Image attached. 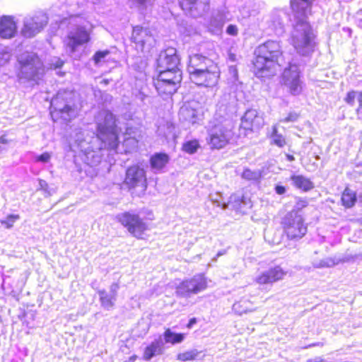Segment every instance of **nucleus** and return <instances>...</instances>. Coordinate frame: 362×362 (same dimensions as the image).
Segmentation results:
<instances>
[{"label": "nucleus", "instance_id": "18", "mask_svg": "<svg viewBox=\"0 0 362 362\" xmlns=\"http://www.w3.org/2000/svg\"><path fill=\"white\" fill-rule=\"evenodd\" d=\"M153 83L158 95L162 96H171L180 87V85L175 83L173 81L168 80L158 75L153 78Z\"/></svg>", "mask_w": 362, "mask_h": 362}, {"label": "nucleus", "instance_id": "25", "mask_svg": "<svg viewBox=\"0 0 362 362\" xmlns=\"http://www.w3.org/2000/svg\"><path fill=\"white\" fill-rule=\"evenodd\" d=\"M180 117L185 122L195 123L198 119L199 112L190 104L183 105L179 110Z\"/></svg>", "mask_w": 362, "mask_h": 362}, {"label": "nucleus", "instance_id": "45", "mask_svg": "<svg viewBox=\"0 0 362 362\" xmlns=\"http://www.w3.org/2000/svg\"><path fill=\"white\" fill-rule=\"evenodd\" d=\"M0 141L1 143L4 144L8 143V140L6 139L5 136H2L0 137Z\"/></svg>", "mask_w": 362, "mask_h": 362}, {"label": "nucleus", "instance_id": "40", "mask_svg": "<svg viewBox=\"0 0 362 362\" xmlns=\"http://www.w3.org/2000/svg\"><path fill=\"white\" fill-rule=\"evenodd\" d=\"M226 33L233 36H235L238 33V29L235 25L230 24L227 27Z\"/></svg>", "mask_w": 362, "mask_h": 362}, {"label": "nucleus", "instance_id": "17", "mask_svg": "<svg viewBox=\"0 0 362 362\" xmlns=\"http://www.w3.org/2000/svg\"><path fill=\"white\" fill-rule=\"evenodd\" d=\"M286 275V272L279 265H276L259 274L255 279V282L259 285L272 284L283 280Z\"/></svg>", "mask_w": 362, "mask_h": 362}, {"label": "nucleus", "instance_id": "31", "mask_svg": "<svg viewBox=\"0 0 362 362\" xmlns=\"http://www.w3.org/2000/svg\"><path fill=\"white\" fill-rule=\"evenodd\" d=\"M270 138L272 139L271 144L279 148H283L286 145V139L284 135L279 133L278 127L276 124H274L272 127Z\"/></svg>", "mask_w": 362, "mask_h": 362}, {"label": "nucleus", "instance_id": "14", "mask_svg": "<svg viewBox=\"0 0 362 362\" xmlns=\"http://www.w3.org/2000/svg\"><path fill=\"white\" fill-rule=\"evenodd\" d=\"M41 64L37 54L28 55L18 61L20 78L33 80L38 74V66Z\"/></svg>", "mask_w": 362, "mask_h": 362}, {"label": "nucleus", "instance_id": "4", "mask_svg": "<svg viewBox=\"0 0 362 362\" xmlns=\"http://www.w3.org/2000/svg\"><path fill=\"white\" fill-rule=\"evenodd\" d=\"M119 129L117 125L116 116L110 111L104 114L103 122H99L96 128V136L110 148H116L119 145Z\"/></svg>", "mask_w": 362, "mask_h": 362}, {"label": "nucleus", "instance_id": "13", "mask_svg": "<svg viewBox=\"0 0 362 362\" xmlns=\"http://www.w3.org/2000/svg\"><path fill=\"white\" fill-rule=\"evenodd\" d=\"M300 77V71L296 64H289L282 74L284 85L292 95H297L301 91Z\"/></svg>", "mask_w": 362, "mask_h": 362}, {"label": "nucleus", "instance_id": "9", "mask_svg": "<svg viewBox=\"0 0 362 362\" xmlns=\"http://www.w3.org/2000/svg\"><path fill=\"white\" fill-rule=\"evenodd\" d=\"M122 185L129 191L140 188L142 192H145L148 186L146 170L139 165L129 166L126 170Z\"/></svg>", "mask_w": 362, "mask_h": 362}, {"label": "nucleus", "instance_id": "38", "mask_svg": "<svg viewBox=\"0 0 362 362\" xmlns=\"http://www.w3.org/2000/svg\"><path fill=\"white\" fill-rule=\"evenodd\" d=\"M300 117V114L297 113L296 112H289L286 117H285L284 119H281L282 122H293L298 120V119Z\"/></svg>", "mask_w": 362, "mask_h": 362}, {"label": "nucleus", "instance_id": "28", "mask_svg": "<svg viewBox=\"0 0 362 362\" xmlns=\"http://www.w3.org/2000/svg\"><path fill=\"white\" fill-rule=\"evenodd\" d=\"M168 80L173 81L175 83L180 86L182 80V72L180 69H163L157 74Z\"/></svg>", "mask_w": 362, "mask_h": 362}, {"label": "nucleus", "instance_id": "42", "mask_svg": "<svg viewBox=\"0 0 362 362\" xmlns=\"http://www.w3.org/2000/svg\"><path fill=\"white\" fill-rule=\"evenodd\" d=\"M197 322V319L196 317H192L189 320L188 322L187 323L186 327L187 329H191Z\"/></svg>", "mask_w": 362, "mask_h": 362}, {"label": "nucleus", "instance_id": "37", "mask_svg": "<svg viewBox=\"0 0 362 362\" xmlns=\"http://www.w3.org/2000/svg\"><path fill=\"white\" fill-rule=\"evenodd\" d=\"M110 52L108 49L99 50L95 52L93 56V61L95 64L100 63L105 57L110 54Z\"/></svg>", "mask_w": 362, "mask_h": 362}, {"label": "nucleus", "instance_id": "6", "mask_svg": "<svg viewBox=\"0 0 362 362\" xmlns=\"http://www.w3.org/2000/svg\"><path fill=\"white\" fill-rule=\"evenodd\" d=\"M233 136V129L223 122L218 121L209 129L206 143L211 150H221L230 144Z\"/></svg>", "mask_w": 362, "mask_h": 362}, {"label": "nucleus", "instance_id": "43", "mask_svg": "<svg viewBox=\"0 0 362 362\" xmlns=\"http://www.w3.org/2000/svg\"><path fill=\"white\" fill-rule=\"evenodd\" d=\"M275 191L278 194H284L286 192V188L282 185H276L275 187Z\"/></svg>", "mask_w": 362, "mask_h": 362}, {"label": "nucleus", "instance_id": "8", "mask_svg": "<svg viewBox=\"0 0 362 362\" xmlns=\"http://www.w3.org/2000/svg\"><path fill=\"white\" fill-rule=\"evenodd\" d=\"M189 76L190 80L197 86L212 88L218 84L221 70L217 63L211 64L201 71Z\"/></svg>", "mask_w": 362, "mask_h": 362}, {"label": "nucleus", "instance_id": "36", "mask_svg": "<svg viewBox=\"0 0 362 362\" xmlns=\"http://www.w3.org/2000/svg\"><path fill=\"white\" fill-rule=\"evenodd\" d=\"M308 206V201L306 198L296 197L293 209L289 213L293 216H298L297 213L306 208Z\"/></svg>", "mask_w": 362, "mask_h": 362}, {"label": "nucleus", "instance_id": "27", "mask_svg": "<svg viewBox=\"0 0 362 362\" xmlns=\"http://www.w3.org/2000/svg\"><path fill=\"white\" fill-rule=\"evenodd\" d=\"M357 196L356 192L349 186L345 187L341 194V204L345 209H351L356 204Z\"/></svg>", "mask_w": 362, "mask_h": 362}, {"label": "nucleus", "instance_id": "41", "mask_svg": "<svg viewBox=\"0 0 362 362\" xmlns=\"http://www.w3.org/2000/svg\"><path fill=\"white\" fill-rule=\"evenodd\" d=\"M151 0H132V4L134 6H145Z\"/></svg>", "mask_w": 362, "mask_h": 362}, {"label": "nucleus", "instance_id": "16", "mask_svg": "<svg viewBox=\"0 0 362 362\" xmlns=\"http://www.w3.org/2000/svg\"><path fill=\"white\" fill-rule=\"evenodd\" d=\"M47 25V21L43 16H33L25 22L21 29V35L25 38H31L39 33Z\"/></svg>", "mask_w": 362, "mask_h": 362}, {"label": "nucleus", "instance_id": "46", "mask_svg": "<svg viewBox=\"0 0 362 362\" xmlns=\"http://www.w3.org/2000/svg\"><path fill=\"white\" fill-rule=\"evenodd\" d=\"M286 158L289 161H293L295 160L294 156L293 155H291V154H287L286 155Z\"/></svg>", "mask_w": 362, "mask_h": 362}, {"label": "nucleus", "instance_id": "21", "mask_svg": "<svg viewBox=\"0 0 362 362\" xmlns=\"http://www.w3.org/2000/svg\"><path fill=\"white\" fill-rule=\"evenodd\" d=\"M211 64H216V62L202 54L190 55L187 63L189 75L201 71Z\"/></svg>", "mask_w": 362, "mask_h": 362}, {"label": "nucleus", "instance_id": "10", "mask_svg": "<svg viewBox=\"0 0 362 362\" xmlns=\"http://www.w3.org/2000/svg\"><path fill=\"white\" fill-rule=\"evenodd\" d=\"M130 41L137 52H143L146 48H151L155 44V38L148 28L140 25L132 27Z\"/></svg>", "mask_w": 362, "mask_h": 362}, {"label": "nucleus", "instance_id": "33", "mask_svg": "<svg viewBox=\"0 0 362 362\" xmlns=\"http://www.w3.org/2000/svg\"><path fill=\"white\" fill-rule=\"evenodd\" d=\"M199 147V141L197 139H192L183 143L182 150L188 154H194Z\"/></svg>", "mask_w": 362, "mask_h": 362}, {"label": "nucleus", "instance_id": "11", "mask_svg": "<svg viewBox=\"0 0 362 362\" xmlns=\"http://www.w3.org/2000/svg\"><path fill=\"white\" fill-rule=\"evenodd\" d=\"M90 32L83 26H78L69 32L66 37L64 46L71 52H75L78 47L90 42Z\"/></svg>", "mask_w": 362, "mask_h": 362}, {"label": "nucleus", "instance_id": "29", "mask_svg": "<svg viewBox=\"0 0 362 362\" xmlns=\"http://www.w3.org/2000/svg\"><path fill=\"white\" fill-rule=\"evenodd\" d=\"M163 337L165 343L176 344L182 342L185 338L184 333H175L171 331L170 328L165 329Z\"/></svg>", "mask_w": 362, "mask_h": 362}, {"label": "nucleus", "instance_id": "12", "mask_svg": "<svg viewBox=\"0 0 362 362\" xmlns=\"http://www.w3.org/2000/svg\"><path fill=\"white\" fill-rule=\"evenodd\" d=\"M207 288V280L202 274L194 276L191 279L182 281L177 287V294L180 296H188L198 293Z\"/></svg>", "mask_w": 362, "mask_h": 362}, {"label": "nucleus", "instance_id": "15", "mask_svg": "<svg viewBox=\"0 0 362 362\" xmlns=\"http://www.w3.org/2000/svg\"><path fill=\"white\" fill-rule=\"evenodd\" d=\"M264 124V117L256 110H247L241 118L240 128L245 133L252 132L261 129Z\"/></svg>", "mask_w": 362, "mask_h": 362}, {"label": "nucleus", "instance_id": "26", "mask_svg": "<svg viewBox=\"0 0 362 362\" xmlns=\"http://www.w3.org/2000/svg\"><path fill=\"white\" fill-rule=\"evenodd\" d=\"M170 160L168 154L163 152L156 153L149 159L151 167L157 170H163Z\"/></svg>", "mask_w": 362, "mask_h": 362}, {"label": "nucleus", "instance_id": "7", "mask_svg": "<svg viewBox=\"0 0 362 362\" xmlns=\"http://www.w3.org/2000/svg\"><path fill=\"white\" fill-rule=\"evenodd\" d=\"M283 234L290 240L303 238L308 232V226L301 216H293L288 213L281 221Z\"/></svg>", "mask_w": 362, "mask_h": 362}, {"label": "nucleus", "instance_id": "1", "mask_svg": "<svg viewBox=\"0 0 362 362\" xmlns=\"http://www.w3.org/2000/svg\"><path fill=\"white\" fill-rule=\"evenodd\" d=\"M315 0H289V6L294 19L293 32L289 43L300 54L306 55L313 52L316 47V35L308 21L312 14L313 3Z\"/></svg>", "mask_w": 362, "mask_h": 362}, {"label": "nucleus", "instance_id": "2", "mask_svg": "<svg viewBox=\"0 0 362 362\" xmlns=\"http://www.w3.org/2000/svg\"><path fill=\"white\" fill-rule=\"evenodd\" d=\"M284 49L281 42L269 39L256 47L252 61L254 74L258 78H271L282 66Z\"/></svg>", "mask_w": 362, "mask_h": 362}, {"label": "nucleus", "instance_id": "34", "mask_svg": "<svg viewBox=\"0 0 362 362\" xmlns=\"http://www.w3.org/2000/svg\"><path fill=\"white\" fill-rule=\"evenodd\" d=\"M98 295L101 305L105 308H112L114 305V296L109 295L105 291H99Z\"/></svg>", "mask_w": 362, "mask_h": 362}, {"label": "nucleus", "instance_id": "44", "mask_svg": "<svg viewBox=\"0 0 362 362\" xmlns=\"http://www.w3.org/2000/svg\"><path fill=\"white\" fill-rule=\"evenodd\" d=\"M112 80L111 79H107V78H104L101 81H100V83L104 85V86H107L110 83V82Z\"/></svg>", "mask_w": 362, "mask_h": 362}, {"label": "nucleus", "instance_id": "19", "mask_svg": "<svg viewBox=\"0 0 362 362\" xmlns=\"http://www.w3.org/2000/svg\"><path fill=\"white\" fill-rule=\"evenodd\" d=\"M17 24L12 16L4 15L0 17V37L11 39L17 33Z\"/></svg>", "mask_w": 362, "mask_h": 362}, {"label": "nucleus", "instance_id": "30", "mask_svg": "<svg viewBox=\"0 0 362 362\" xmlns=\"http://www.w3.org/2000/svg\"><path fill=\"white\" fill-rule=\"evenodd\" d=\"M161 353L162 349L160 348V343L158 341H155L151 342L145 348L143 358L145 361H149L156 355L160 354Z\"/></svg>", "mask_w": 362, "mask_h": 362}, {"label": "nucleus", "instance_id": "39", "mask_svg": "<svg viewBox=\"0 0 362 362\" xmlns=\"http://www.w3.org/2000/svg\"><path fill=\"white\" fill-rule=\"evenodd\" d=\"M50 158H51L50 153L48 152H45V153H42L41 155L37 156L35 158V161L47 163L49 160Z\"/></svg>", "mask_w": 362, "mask_h": 362}, {"label": "nucleus", "instance_id": "35", "mask_svg": "<svg viewBox=\"0 0 362 362\" xmlns=\"http://www.w3.org/2000/svg\"><path fill=\"white\" fill-rule=\"evenodd\" d=\"M20 219L18 214H9L5 219L0 221L1 224L6 229H11L14 226L15 223Z\"/></svg>", "mask_w": 362, "mask_h": 362}, {"label": "nucleus", "instance_id": "24", "mask_svg": "<svg viewBox=\"0 0 362 362\" xmlns=\"http://www.w3.org/2000/svg\"><path fill=\"white\" fill-rule=\"evenodd\" d=\"M344 101L350 107L355 106L356 103H358V105L356 112L358 115L360 114L362 109V90L357 91L355 90H349L346 93L344 98Z\"/></svg>", "mask_w": 362, "mask_h": 362}, {"label": "nucleus", "instance_id": "23", "mask_svg": "<svg viewBox=\"0 0 362 362\" xmlns=\"http://www.w3.org/2000/svg\"><path fill=\"white\" fill-rule=\"evenodd\" d=\"M291 180L296 189L304 192H308L315 187V185L311 180L303 175H292Z\"/></svg>", "mask_w": 362, "mask_h": 362}, {"label": "nucleus", "instance_id": "32", "mask_svg": "<svg viewBox=\"0 0 362 362\" xmlns=\"http://www.w3.org/2000/svg\"><path fill=\"white\" fill-rule=\"evenodd\" d=\"M200 354V351L197 349L187 350L177 354L176 358L177 361L186 362L192 361L197 359Z\"/></svg>", "mask_w": 362, "mask_h": 362}, {"label": "nucleus", "instance_id": "22", "mask_svg": "<svg viewBox=\"0 0 362 362\" xmlns=\"http://www.w3.org/2000/svg\"><path fill=\"white\" fill-rule=\"evenodd\" d=\"M182 9L186 12H200L208 10L209 0H178Z\"/></svg>", "mask_w": 362, "mask_h": 362}, {"label": "nucleus", "instance_id": "3", "mask_svg": "<svg viewBox=\"0 0 362 362\" xmlns=\"http://www.w3.org/2000/svg\"><path fill=\"white\" fill-rule=\"evenodd\" d=\"M50 115L53 122L66 124L76 117V106L69 94H57L52 101Z\"/></svg>", "mask_w": 362, "mask_h": 362}, {"label": "nucleus", "instance_id": "20", "mask_svg": "<svg viewBox=\"0 0 362 362\" xmlns=\"http://www.w3.org/2000/svg\"><path fill=\"white\" fill-rule=\"evenodd\" d=\"M180 63V59L175 49H168L159 56L158 66L163 69H179Z\"/></svg>", "mask_w": 362, "mask_h": 362}, {"label": "nucleus", "instance_id": "5", "mask_svg": "<svg viewBox=\"0 0 362 362\" xmlns=\"http://www.w3.org/2000/svg\"><path fill=\"white\" fill-rule=\"evenodd\" d=\"M116 220L136 239H144L146 232L150 229L146 220L133 211H126L117 214Z\"/></svg>", "mask_w": 362, "mask_h": 362}]
</instances>
